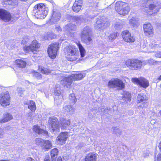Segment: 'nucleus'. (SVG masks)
<instances>
[{"mask_svg": "<svg viewBox=\"0 0 161 161\" xmlns=\"http://www.w3.org/2000/svg\"><path fill=\"white\" fill-rule=\"evenodd\" d=\"M47 8L42 3H39L36 5L33 10L35 16L39 19H44L47 13Z\"/></svg>", "mask_w": 161, "mask_h": 161, "instance_id": "obj_1", "label": "nucleus"}, {"mask_svg": "<svg viewBox=\"0 0 161 161\" xmlns=\"http://www.w3.org/2000/svg\"><path fill=\"white\" fill-rule=\"evenodd\" d=\"M64 53L68 56V60L69 61H75L78 58L77 49L74 46L69 45L64 49Z\"/></svg>", "mask_w": 161, "mask_h": 161, "instance_id": "obj_2", "label": "nucleus"}, {"mask_svg": "<svg viewBox=\"0 0 161 161\" xmlns=\"http://www.w3.org/2000/svg\"><path fill=\"white\" fill-rule=\"evenodd\" d=\"M91 32V28L86 26L84 28L80 35L81 41L88 45L90 44L92 42Z\"/></svg>", "mask_w": 161, "mask_h": 161, "instance_id": "obj_3", "label": "nucleus"}, {"mask_svg": "<svg viewBox=\"0 0 161 161\" xmlns=\"http://www.w3.org/2000/svg\"><path fill=\"white\" fill-rule=\"evenodd\" d=\"M152 1L151 0H147L144 2L143 3V7L149 8V11H147V9L145 10L144 11L147 13L148 12H151L152 13H150V14H153L157 13L159 11L160 8L159 6L157 4H154L151 3ZM148 10V9H147Z\"/></svg>", "mask_w": 161, "mask_h": 161, "instance_id": "obj_4", "label": "nucleus"}, {"mask_svg": "<svg viewBox=\"0 0 161 161\" xmlns=\"http://www.w3.org/2000/svg\"><path fill=\"white\" fill-rule=\"evenodd\" d=\"M108 87L109 88L122 89L125 87V85L121 80L118 78H113L108 82Z\"/></svg>", "mask_w": 161, "mask_h": 161, "instance_id": "obj_5", "label": "nucleus"}, {"mask_svg": "<svg viewBox=\"0 0 161 161\" xmlns=\"http://www.w3.org/2000/svg\"><path fill=\"white\" fill-rule=\"evenodd\" d=\"M125 64L130 69L135 70L141 68L142 62L137 59H129L126 61Z\"/></svg>", "mask_w": 161, "mask_h": 161, "instance_id": "obj_6", "label": "nucleus"}, {"mask_svg": "<svg viewBox=\"0 0 161 161\" xmlns=\"http://www.w3.org/2000/svg\"><path fill=\"white\" fill-rule=\"evenodd\" d=\"M50 130L52 132H57L59 130L60 126L58 119L55 117L50 118L48 120Z\"/></svg>", "mask_w": 161, "mask_h": 161, "instance_id": "obj_7", "label": "nucleus"}, {"mask_svg": "<svg viewBox=\"0 0 161 161\" xmlns=\"http://www.w3.org/2000/svg\"><path fill=\"white\" fill-rule=\"evenodd\" d=\"M59 45L58 42H55L51 44L49 46L47 52L49 57L52 58H54L56 57L59 48Z\"/></svg>", "mask_w": 161, "mask_h": 161, "instance_id": "obj_8", "label": "nucleus"}, {"mask_svg": "<svg viewBox=\"0 0 161 161\" xmlns=\"http://www.w3.org/2000/svg\"><path fill=\"white\" fill-rule=\"evenodd\" d=\"M10 96L8 92L0 94V104L3 106L9 105L10 104Z\"/></svg>", "mask_w": 161, "mask_h": 161, "instance_id": "obj_9", "label": "nucleus"}, {"mask_svg": "<svg viewBox=\"0 0 161 161\" xmlns=\"http://www.w3.org/2000/svg\"><path fill=\"white\" fill-rule=\"evenodd\" d=\"M131 80L133 82L139 85L140 86L144 88H146L149 86L148 81L144 78H133Z\"/></svg>", "mask_w": 161, "mask_h": 161, "instance_id": "obj_10", "label": "nucleus"}, {"mask_svg": "<svg viewBox=\"0 0 161 161\" xmlns=\"http://www.w3.org/2000/svg\"><path fill=\"white\" fill-rule=\"evenodd\" d=\"M40 47L39 44L36 41H33L30 46H28L25 48V50L28 52L31 51L34 54L36 53L37 50Z\"/></svg>", "mask_w": 161, "mask_h": 161, "instance_id": "obj_11", "label": "nucleus"}, {"mask_svg": "<svg viewBox=\"0 0 161 161\" xmlns=\"http://www.w3.org/2000/svg\"><path fill=\"white\" fill-rule=\"evenodd\" d=\"M68 137V134L67 132H62L57 137L56 142L57 144L62 145L65 143Z\"/></svg>", "mask_w": 161, "mask_h": 161, "instance_id": "obj_12", "label": "nucleus"}, {"mask_svg": "<svg viewBox=\"0 0 161 161\" xmlns=\"http://www.w3.org/2000/svg\"><path fill=\"white\" fill-rule=\"evenodd\" d=\"M0 18L5 22H8L12 18V16L9 13L3 9H0Z\"/></svg>", "mask_w": 161, "mask_h": 161, "instance_id": "obj_13", "label": "nucleus"}, {"mask_svg": "<svg viewBox=\"0 0 161 161\" xmlns=\"http://www.w3.org/2000/svg\"><path fill=\"white\" fill-rule=\"evenodd\" d=\"M122 36L123 39L126 42H132L135 41V38L133 36H131L130 33L128 31H125L123 32Z\"/></svg>", "mask_w": 161, "mask_h": 161, "instance_id": "obj_14", "label": "nucleus"}, {"mask_svg": "<svg viewBox=\"0 0 161 161\" xmlns=\"http://www.w3.org/2000/svg\"><path fill=\"white\" fill-rule=\"evenodd\" d=\"M73 78L71 75L69 77H65L61 81V83L64 86L68 88L72 83Z\"/></svg>", "mask_w": 161, "mask_h": 161, "instance_id": "obj_15", "label": "nucleus"}, {"mask_svg": "<svg viewBox=\"0 0 161 161\" xmlns=\"http://www.w3.org/2000/svg\"><path fill=\"white\" fill-rule=\"evenodd\" d=\"M122 96L120 99L123 103H127L128 101H130L131 100V95L127 92H123L122 94Z\"/></svg>", "mask_w": 161, "mask_h": 161, "instance_id": "obj_16", "label": "nucleus"}, {"mask_svg": "<svg viewBox=\"0 0 161 161\" xmlns=\"http://www.w3.org/2000/svg\"><path fill=\"white\" fill-rule=\"evenodd\" d=\"M75 26L72 24L70 23L65 25L64 31L67 33L71 34L75 30Z\"/></svg>", "mask_w": 161, "mask_h": 161, "instance_id": "obj_17", "label": "nucleus"}, {"mask_svg": "<svg viewBox=\"0 0 161 161\" xmlns=\"http://www.w3.org/2000/svg\"><path fill=\"white\" fill-rule=\"evenodd\" d=\"M61 18L60 13L57 11H53L52 16L50 20L54 23L58 21Z\"/></svg>", "mask_w": 161, "mask_h": 161, "instance_id": "obj_18", "label": "nucleus"}, {"mask_svg": "<svg viewBox=\"0 0 161 161\" xmlns=\"http://www.w3.org/2000/svg\"><path fill=\"white\" fill-rule=\"evenodd\" d=\"M60 122L62 129H66L70 124V121L69 119H66L63 118L60 119Z\"/></svg>", "mask_w": 161, "mask_h": 161, "instance_id": "obj_19", "label": "nucleus"}, {"mask_svg": "<svg viewBox=\"0 0 161 161\" xmlns=\"http://www.w3.org/2000/svg\"><path fill=\"white\" fill-rule=\"evenodd\" d=\"M33 130L35 133L39 135L41 134L45 136L48 135V132L47 131L40 128L37 125L34 126L33 128Z\"/></svg>", "mask_w": 161, "mask_h": 161, "instance_id": "obj_20", "label": "nucleus"}, {"mask_svg": "<svg viewBox=\"0 0 161 161\" xmlns=\"http://www.w3.org/2000/svg\"><path fill=\"white\" fill-rule=\"evenodd\" d=\"M143 29L145 33L147 35H150L153 33V29L150 24L144 25Z\"/></svg>", "mask_w": 161, "mask_h": 161, "instance_id": "obj_21", "label": "nucleus"}, {"mask_svg": "<svg viewBox=\"0 0 161 161\" xmlns=\"http://www.w3.org/2000/svg\"><path fill=\"white\" fill-rule=\"evenodd\" d=\"M98 111L99 112H101V114H103L107 116H109L112 113L111 108L106 107L99 108Z\"/></svg>", "mask_w": 161, "mask_h": 161, "instance_id": "obj_22", "label": "nucleus"}, {"mask_svg": "<svg viewBox=\"0 0 161 161\" xmlns=\"http://www.w3.org/2000/svg\"><path fill=\"white\" fill-rule=\"evenodd\" d=\"M128 5L127 3L121 1H119L115 3V9L117 11L119 10V9H122L125 7H126Z\"/></svg>", "mask_w": 161, "mask_h": 161, "instance_id": "obj_23", "label": "nucleus"}, {"mask_svg": "<svg viewBox=\"0 0 161 161\" xmlns=\"http://www.w3.org/2000/svg\"><path fill=\"white\" fill-rule=\"evenodd\" d=\"M13 119L12 116L10 114L5 113L3 115V118L0 120V123H4L7 122Z\"/></svg>", "mask_w": 161, "mask_h": 161, "instance_id": "obj_24", "label": "nucleus"}, {"mask_svg": "<svg viewBox=\"0 0 161 161\" xmlns=\"http://www.w3.org/2000/svg\"><path fill=\"white\" fill-rule=\"evenodd\" d=\"M75 110V109L70 105L65 106L63 108L62 111L64 113L68 112L69 114H73Z\"/></svg>", "mask_w": 161, "mask_h": 161, "instance_id": "obj_25", "label": "nucleus"}, {"mask_svg": "<svg viewBox=\"0 0 161 161\" xmlns=\"http://www.w3.org/2000/svg\"><path fill=\"white\" fill-rule=\"evenodd\" d=\"M130 7L127 6L126 7H125L122 9H120L117 11V12L119 14L124 15L126 14H127L130 11Z\"/></svg>", "mask_w": 161, "mask_h": 161, "instance_id": "obj_26", "label": "nucleus"}, {"mask_svg": "<svg viewBox=\"0 0 161 161\" xmlns=\"http://www.w3.org/2000/svg\"><path fill=\"white\" fill-rule=\"evenodd\" d=\"M73 79L74 80H80L85 76V74L84 73H78L71 75Z\"/></svg>", "mask_w": 161, "mask_h": 161, "instance_id": "obj_27", "label": "nucleus"}, {"mask_svg": "<svg viewBox=\"0 0 161 161\" xmlns=\"http://www.w3.org/2000/svg\"><path fill=\"white\" fill-rule=\"evenodd\" d=\"M15 63L18 67L21 68H25L26 64L25 61L21 59L16 60Z\"/></svg>", "mask_w": 161, "mask_h": 161, "instance_id": "obj_28", "label": "nucleus"}, {"mask_svg": "<svg viewBox=\"0 0 161 161\" xmlns=\"http://www.w3.org/2000/svg\"><path fill=\"white\" fill-rule=\"evenodd\" d=\"M96 155L95 154H89L85 157L84 161H96Z\"/></svg>", "mask_w": 161, "mask_h": 161, "instance_id": "obj_29", "label": "nucleus"}, {"mask_svg": "<svg viewBox=\"0 0 161 161\" xmlns=\"http://www.w3.org/2000/svg\"><path fill=\"white\" fill-rule=\"evenodd\" d=\"M104 23L103 21L102 20L98 19L97 20L96 24L95 25V28L98 30L101 29V28L104 27Z\"/></svg>", "mask_w": 161, "mask_h": 161, "instance_id": "obj_30", "label": "nucleus"}, {"mask_svg": "<svg viewBox=\"0 0 161 161\" xmlns=\"http://www.w3.org/2000/svg\"><path fill=\"white\" fill-rule=\"evenodd\" d=\"M52 147L51 142L49 140L44 141L42 146L43 149L46 150H48L51 149Z\"/></svg>", "mask_w": 161, "mask_h": 161, "instance_id": "obj_31", "label": "nucleus"}, {"mask_svg": "<svg viewBox=\"0 0 161 161\" xmlns=\"http://www.w3.org/2000/svg\"><path fill=\"white\" fill-rule=\"evenodd\" d=\"M58 149L56 148H54L52 150L51 155L52 161H56V159L58 154Z\"/></svg>", "mask_w": 161, "mask_h": 161, "instance_id": "obj_32", "label": "nucleus"}, {"mask_svg": "<svg viewBox=\"0 0 161 161\" xmlns=\"http://www.w3.org/2000/svg\"><path fill=\"white\" fill-rule=\"evenodd\" d=\"M28 105V108L32 111H35L36 109V104L35 102L32 101H30L26 103Z\"/></svg>", "mask_w": 161, "mask_h": 161, "instance_id": "obj_33", "label": "nucleus"}, {"mask_svg": "<svg viewBox=\"0 0 161 161\" xmlns=\"http://www.w3.org/2000/svg\"><path fill=\"white\" fill-rule=\"evenodd\" d=\"M137 100L139 103H142L143 104L147 103V99L144 97L143 94L141 93L138 95Z\"/></svg>", "mask_w": 161, "mask_h": 161, "instance_id": "obj_34", "label": "nucleus"}, {"mask_svg": "<svg viewBox=\"0 0 161 161\" xmlns=\"http://www.w3.org/2000/svg\"><path fill=\"white\" fill-rule=\"evenodd\" d=\"M129 23L134 26H137L139 25L138 20L136 18L133 17L130 20Z\"/></svg>", "mask_w": 161, "mask_h": 161, "instance_id": "obj_35", "label": "nucleus"}, {"mask_svg": "<svg viewBox=\"0 0 161 161\" xmlns=\"http://www.w3.org/2000/svg\"><path fill=\"white\" fill-rule=\"evenodd\" d=\"M81 6L82 5H81V3H79V4L76 3L75 4V3H74L72 7V9L74 11L78 12L80 10Z\"/></svg>", "mask_w": 161, "mask_h": 161, "instance_id": "obj_36", "label": "nucleus"}, {"mask_svg": "<svg viewBox=\"0 0 161 161\" xmlns=\"http://www.w3.org/2000/svg\"><path fill=\"white\" fill-rule=\"evenodd\" d=\"M69 102L71 104H74L76 101V99L74 93H72L69 96Z\"/></svg>", "mask_w": 161, "mask_h": 161, "instance_id": "obj_37", "label": "nucleus"}, {"mask_svg": "<svg viewBox=\"0 0 161 161\" xmlns=\"http://www.w3.org/2000/svg\"><path fill=\"white\" fill-rule=\"evenodd\" d=\"M80 52L81 57H83L86 53L85 50L83 47L82 45L80 44H79L78 45Z\"/></svg>", "mask_w": 161, "mask_h": 161, "instance_id": "obj_38", "label": "nucleus"}, {"mask_svg": "<svg viewBox=\"0 0 161 161\" xmlns=\"http://www.w3.org/2000/svg\"><path fill=\"white\" fill-rule=\"evenodd\" d=\"M124 23L122 21L120 20L119 21L116 22L114 25V27L117 29H119L122 28Z\"/></svg>", "mask_w": 161, "mask_h": 161, "instance_id": "obj_39", "label": "nucleus"}, {"mask_svg": "<svg viewBox=\"0 0 161 161\" xmlns=\"http://www.w3.org/2000/svg\"><path fill=\"white\" fill-rule=\"evenodd\" d=\"M44 141L40 138H37L35 140L36 144L38 146H42Z\"/></svg>", "mask_w": 161, "mask_h": 161, "instance_id": "obj_40", "label": "nucleus"}, {"mask_svg": "<svg viewBox=\"0 0 161 161\" xmlns=\"http://www.w3.org/2000/svg\"><path fill=\"white\" fill-rule=\"evenodd\" d=\"M32 74L33 76L37 79L40 80L42 78V75L37 72L33 71Z\"/></svg>", "mask_w": 161, "mask_h": 161, "instance_id": "obj_41", "label": "nucleus"}, {"mask_svg": "<svg viewBox=\"0 0 161 161\" xmlns=\"http://www.w3.org/2000/svg\"><path fill=\"white\" fill-rule=\"evenodd\" d=\"M39 70L41 71V73L42 74H48L50 72V70L46 68H39Z\"/></svg>", "mask_w": 161, "mask_h": 161, "instance_id": "obj_42", "label": "nucleus"}, {"mask_svg": "<svg viewBox=\"0 0 161 161\" xmlns=\"http://www.w3.org/2000/svg\"><path fill=\"white\" fill-rule=\"evenodd\" d=\"M61 92L60 87L59 86L57 87L55 89L54 94L55 95L58 96L61 94Z\"/></svg>", "mask_w": 161, "mask_h": 161, "instance_id": "obj_43", "label": "nucleus"}, {"mask_svg": "<svg viewBox=\"0 0 161 161\" xmlns=\"http://www.w3.org/2000/svg\"><path fill=\"white\" fill-rule=\"evenodd\" d=\"M146 62V64H149L152 65H155L157 63V61H155L151 58L147 60Z\"/></svg>", "mask_w": 161, "mask_h": 161, "instance_id": "obj_44", "label": "nucleus"}, {"mask_svg": "<svg viewBox=\"0 0 161 161\" xmlns=\"http://www.w3.org/2000/svg\"><path fill=\"white\" fill-rule=\"evenodd\" d=\"M117 36V33H114L111 34L108 36V39L109 40L112 41L113 40L115 39Z\"/></svg>", "mask_w": 161, "mask_h": 161, "instance_id": "obj_45", "label": "nucleus"}, {"mask_svg": "<svg viewBox=\"0 0 161 161\" xmlns=\"http://www.w3.org/2000/svg\"><path fill=\"white\" fill-rule=\"evenodd\" d=\"M75 19L76 22L78 23H80L83 20V18L82 16L75 17Z\"/></svg>", "mask_w": 161, "mask_h": 161, "instance_id": "obj_46", "label": "nucleus"}, {"mask_svg": "<svg viewBox=\"0 0 161 161\" xmlns=\"http://www.w3.org/2000/svg\"><path fill=\"white\" fill-rule=\"evenodd\" d=\"M18 0H11L9 3L12 6H17L18 3Z\"/></svg>", "mask_w": 161, "mask_h": 161, "instance_id": "obj_47", "label": "nucleus"}, {"mask_svg": "<svg viewBox=\"0 0 161 161\" xmlns=\"http://www.w3.org/2000/svg\"><path fill=\"white\" fill-rule=\"evenodd\" d=\"M27 120L29 121H31L32 120V114L31 113H29L27 114Z\"/></svg>", "mask_w": 161, "mask_h": 161, "instance_id": "obj_48", "label": "nucleus"}, {"mask_svg": "<svg viewBox=\"0 0 161 161\" xmlns=\"http://www.w3.org/2000/svg\"><path fill=\"white\" fill-rule=\"evenodd\" d=\"M114 130V132L117 135H120L121 131L119 129L115 128Z\"/></svg>", "mask_w": 161, "mask_h": 161, "instance_id": "obj_49", "label": "nucleus"}, {"mask_svg": "<svg viewBox=\"0 0 161 161\" xmlns=\"http://www.w3.org/2000/svg\"><path fill=\"white\" fill-rule=\"evenodd\" d=\"M4 134V132L3 130L1 129H0V138L3 137Z\"/></svg>", "mask_w": 161, "mask_h": 161, "instance_id": "obj_50", "label": "nucleus"}, {"mask_svg": "<svg viewBox=\"0 0 161 161\" xmlns=\"http://www.w3.org/2000/svg\"><path fill=\"white\" fill-rule=\"evenodd\" d=\"M82 0H75L74 3H75V4H76V3L78 4L79 3H81V5L82 4Z\"/></svg>", "mask_w": 161, "mask_h": 161, "instance_id": "obj_51", "label": "nucleus"}, {"mask_svg": "<svg viewBox=\"0 0 161 161\" xmlns=\"http://www.w3.org/2000/svg\"><path fill=\"white\" fill-rule=\"evenodd\" d=\"M153 46L152 47V48L153 49H154L155 47H158L159 46V45L158 44L156 43V44H152Z\"/></svg>", "mask_w": 161, "mask_h": 161, "instance_id": "obj_52", "label": "nucleus"}, {"mask_svg": "<svg viewBox=\"0 0 161 161\" xmlns=\"http://www.w3.org/2000/svg\"><path fill=\"white\" fill-rule=\"evenodd\" d=\"M157 160V161H161V153L158 155Z\"/></svg>", "mask_w": 161, "mask_h": 161, "instance_id": "obj_53", "label": "nucleus"}, {"mask_svg": "<svg viewBox=\"0 0 161 161\" xmlns=\"http://www.w3.org/2000/svg\"><path fill=\"white\" fill-rule=\"evenodd\" d=\"M49 155H47L45 158L44 161H50L49 160Z\"/></svg>", "mask_w": 161, "mask_h": 161, "instance_id": "obj_54", "label": "nucleus"}, {"mask_svg": "<svg viewBox=\"0 0 161 161\" xmlns=\"http://www.w3.org/2000/svg\"><path fill=\"white\" fill-rule=\"evenodd\" d=\"M25 161H35L34 159L32 158L31 157H29L27 158Z\"/></svg>", "mask_w": 161, "mask_h": 161, "instance_id": "obj_55", "label": "nucleus"}, {"mask_svg": "<svg viewBox=\"0 0 161 161\" xmlns=\"http://www.w3.org/2000/svg\"><path fill=\"white\" fill-rule=\"evenodd\" d=\"M155 56L158 58H161V52L157 53L156 54Z\"/></svg>", "mask_w": 161, "mask_h": 161, "instance_id": "obj_56", "label": "nucleus"}, {"mask_svg": "<svg viewBox=\"0 0 161 161\" xmlns=\"http://www.w3.org/2000/svg\"><path fill=\"white\" fill-rule=\"evenodd\" d=\"M17 90L19 92V93H20V94L21 95L22 93L21 92L23 91L22 90V88H18Z\"/></svg>", "mask_w": 161, "mask_h": 161, "instance_id": "obj_57", "label": "nucleus"}, {"mask_svg": "<svg viewBox=\"0 0 161 161\" xmlns=\"http://www.w3.org/2000/svg\"><path fill=\"white\" fill-rule=\"evenodd\" d=\"M56 29L58 31H61V28L60 26H59L56 27Z\"/></svg>", "mask_w": 161, "mask_h": 161, "instance_id": "obj_58", "label": "nucleus"}, {"mask_svg": "<svg viewBox=\"0 0 161 161\" xmlns=\"http://www.w3.org/2000/svg\"><path fill=\"white\" fill-rule=\"evenodd\" d=\"M26 43V41L25 40H24V39L22 40V42H21L22 44H25Z\"/></svg>", "mask_w": 161, "mask_h": 161, "instance_id": "obj_59", "label": "nucleus"}, {"mask_svg": "<svg viewBox=\"0 0 161 161\" xmlns=\"http://www.w3.org/2000/svg\"><path fill=\"white\" fill-rule=\"evenodd\" d=\"M158 147H159V148L160 150L161 151V141L159 143Z\"/></svg>", "mask_w": 161, "mask_h": 161, "instance_id": "obj_60", "label": "nucleus"}, {"mask_svg": "<svg viewBox=\"0 0 161 161\" xmlns=\"http://www.w3.org/2000/svg\"><path fill=\"white\" fill-rule=\"evenodd\" d=\"M145 107V106L144 105H143V104L142 105H139V106H138V108H143L144 107Z\"/></svg>", "mask_w": 161, "mask_h": 161, "instance_id": "obj_61", "label": "nucleus"}, {"mask_svg": "<svg viewBox=\"0 0 161 161\" xmlns=\"http://www.w3.org/2000/svg\"><path fill=\"white\" fill-rule=\"evenodd\" d=\"M57 161H62V159L61 157H59L57 159Z\"/></svg>", "mask_w": 161, "mask_h": 161, "instance_id": "obj_62", "label": "nucleus"}, {"mask_svg": "<svg viewBox=\"0 0 161 161\" xmlns=\"http://www.w3.org/2000/svg\"><path fill=\"white\" fill-rule=\"evenodd\" d=\"M158 114H159V117H161V110L159 112Z\"/></svg>", "mask_w": 161, "mask_h": 161, "instance_id": "obj_63", "label": "nucleus"}, {"mask_svg": "<svg viewBox=\"0 0 161 161\" xmlns=\"http://www.w3.org/2000/svg\"><path fill=\"white\" fill-rule=\"evenodd\" d=\"M158 80H161V75L158 78Z\"/></svg>", "mask_w": 161, "mask_h": 161, "instance_id": "obj_64", "label": "nucleus"}]
</instances>
